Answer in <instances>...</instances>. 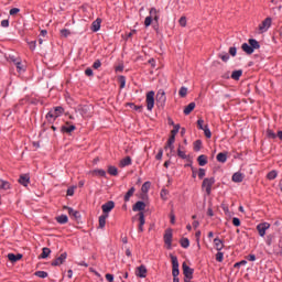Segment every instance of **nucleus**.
Wrapping results in <instances>:
<instances>
[{"label": "nucleus", "mask_w": 282, "mask_h": 282, "mask_svg": "<svg viewBox=\"0 0 282 282\" xmlns=\"http://www.w3.org/2000/svg\"><path fill=\"white\" fill-rule=\"evenodd\" d=\"M170 259L172 261V276L173 282H180V262L177 261V257L170 254Z\"/></svg>", "instance_id": "obj_1"}, {"label": "nucleus", "mask_w": 282, "mask_h": 282, "mask_svg": "<svg viewBox=\"0 0 282 282\" xmlns=\"http://www.w3.org/2000/svg\"><path fill=\"white\" fill-rule=\"evenodd\" d=\"M163 241L166 246V249L172 250L173 248V229L172 228H167L165 230V234L163 236Z\"/></svg>", "instance_id": "obj_2"}, {"label": "nucleus", "mask_w": 282, "mask_h": 282, "mask_svg": "<svg viewBox=\"0 0 282 282\" xmlns=\"http://www.w3.org/2000/svg\"><path fill=\"white\" fill-rule=\"evenodd\" d=\"M145 102L148 111H153V107H155V91L150 90L147 94Z\"/></svg>", "instance_id": "obj_3"}, {"label": "nucleus", "mask_w": 282, "mask_h": 282, "mask_svg": "<svg viewBox=\"0 0 282 282\" xmlns=\"http://www.w3.org/2000/svg\"><path fill=\"white\" fill-rule=\"evenodd\" d=\"M215 184V177H206L203 180L202 188H205L207 195L213 193V185Z\"/></svg>", "instance_id": "obj_4"}, {"label": "nucleus", "mask_w": 282, "mask_h": 282, "mask_svg": "<svg viewBox=\"0 0 282 282\" xmlns=\"http://www.w3.org/2000/svg\"><path fill=\"white\" fill-rule=\"evenodd\" d=\"M155 100L156 106L161 109H164V106L166 105V93H164V90H159Z\"/></svg>", "instance_id": "obj_5"}, {"label": "nucleus", "mask_w": 282, "mask_h": 282, "mask_svg": "<svg viewBox=\"0 0 282 282\" xmlns=\"http://www.w3.org/2000/svg\"><path fill=\"white\" fill-rule=\"evenodd\" d=\"M134 274L135 276H138V279H147V274H149V269H147V265L141 264L135 268Z\"/></svg>", "instance_id": "obj_6"}, {"label": "nucleus", "mask_w": 282, "mask_h": 282, "mask_svg": "<svg viewBox=\"0 0 282 282\" xmlns=\"http://www.w3.org/2000/svg\"><path fill=\"white\" fill-rule=\"evenodd\" d=\"M63 208H64V210H68L69 217L75 219V221H77V224H80V212L74 210V208L67 207V206H64Z\"/></svg>", "instance_id": "obj_7"}, {"label": "nucleus", "mask_w": 282, "mask_h": 282, "mask_svg": "<svg viewBox=\"0 0 282 282\" xmlns=\"http://www.w3.org/2000/svg\"><path fill=\"white\" fill-rule=\"evenodd\" d=\"M112 208H116V203L113 200H108L101 206V210L104 215H109L111 213Z\"/></svg>", "instance_id": "obj_8"}, {"label": "nucleus", "mask_w": 282, "mask_h": 282, "mask_svg": "<svg viewBox=\"0 0 282 282\" xmlns=\"http://www.w3.org/2000/svg\"><path fill=\"white\" fill-rule=\"evenodd\" d=\"M67 259V252L62 253L58 258L52 261L51 265L53 268H56L58 265H63L65 263V260Z\"/></svg>", "instance_id": "obj_9"}, {"label": "nucleus", "mask_w": 282, "mask_h": 282, "mask_svg": "<svg viewBox=\"0 0 282 282\" xmlns=\"http://www.w3.org/2000/svg\"><path fill=\"white\" fill-rule=\"evenodd\" d=\"M73 131H76V126L72 124L69 121H67L64 126L61 127L62 133H72Z\"/></svg>", "instance_id": "obj_10"}, {"label": "nucleus", "mask_w": 282, "mask_h": 282, "mask_svg": "<svg viewBox=\"0 0 282 282\" xmlns=\"http://www.w3.org/2000/svg\"><path fill=\"white\" fill-rule=\"evenodd\" d=\"M268 228H270L269 223H261L257 226V230H258L260 237H265V230H268Z\"/></svg>", "instance_id": "obj_11"}, {"label": "nucleus", "mask_w": 282, "mask_h": 282, "mask_svg": "<svg viewBox=\"0 0 282 282\" xmlns=\"http://www.w3.org/2000/svg\"><path fill=\"white\" fill-rule=\"evenodd\" d=\"M144 208H147V203L139 200L133 206H132V210L134 213H142V210H144Z\"/></svg>", "instance_id": "obj_12"}, {"label": "nucleus", "mask_w": 282, "mask_h": 282, "mask_svg": "<svg viewBox=\"0 0 282 282\" xmlns=\"http://www.w3.org/2000/svg\"><path fill=\"white\" fill-rule=\"evenodd\" d=\"M272 25V18H267L262 21V23L259 25L260 32H263V30H268Z\"/></svg>", "instance_id": "obj_13"}, {"label": "nucleus", "mask_w": 282, "mask_h": 282, "mask_svg": "<svg viewBox=\"0 0 282 282\" xmlns=\"http://www.w3.org/2000/svg\"><path fill=\"white\" fill-rule=\"evenodd\" d=\"M19 184L22 186H28L30 184V174H21L19 178Z\"/></svg>", "instance_id": "obj_14"}, {"label": "nucleus", "mask_w": 282, "mask_h": 282, "mask_svg": "<svg viewBox=\"0 0 282 282\" xmlns=\"http://www.w3.org/2000/svg\"><path fill=\"white\" fill-rule=\"evenodd\" d=\"M102 23V19L97 18L90 26L91 32H98V30H100V24Z\"/></svg>", "instance_id": "obj_15"}, {"label": "nucleus", "mask_w": 282, "mask_h": 282, "mask_svg": "<svg viewBox=\"0 0 282 282\" xmlns=\"http://www.w3.org/2000/svg\"><path fill=\"white\" fill-rule=\"evenodd\" d=\"M8 259H9V261H11V263H17V261H21V259H23V254H21V253H18V254L9 253Z\"/></svg>", "instance_id": "obj_16"}, {"label": "nucleus", "mask_w": 282, "mask_h": 282, "mask_svg": "<svg viewBox=\"0 0 282 282\" xmlns=\"http://www.w3.org/2000/svg\"><path fill=\"white\" fill-rule=\"evenodd\" d=\"M107 217H109V215L107 214H102L101 216H99V227L100 230H102L105 228V226H107Z\"/></svg>", "instance_id": "obj_17"}, {"label": "nucleus", "mask_w": 282, "mask_h": 282, "mask_svg": "<svg viewBox=\"0 0 282 282\" xmlns=\"http://www.w3.org/2000/svg\"><path fill=\"white\" fill-rule=\"evenodd\" d=\"M197 162L199 166H206V164H208V156H206V154H200L197 158Z\"/></svg>", "instance_id": "obj_18"}, {"label": "nucleus", "mask_w": 282, "mask_h": 282, "mask_svg": "<svg viewBox=\"0 0 282 282\" xmlns=\"http://www.w3.org/2000/svg\"><path fill=\"white\" fill-rule=\"evenodd\" d=\"M217 162H220L221 164L226 163V161L228 160V153L226 152H220L217 154L216 156Z\"/></svg>", "instance_id": "obj_19"}, {"label": "nucleus", "mask_w": 282, "mask_h": 282, "mask_svg": "<svg viewBox=\"0 0 282 282\" xmlns=\"http://www.w3.org/2000/svg\"><path fill=\"white\" fill-rule=\"evenodd\" d=\"M195 102H191L188 106L185 107V109L183 110V113L185 116H191V112H193L195 110Z\"/></svg>", "instance_id": "obj_20"}, {"label": "nucleus", "mask_w": 282, "mask_h": 282, "mask_svg": "<svg viewBox=\"0 0 282 282\" xmlns=\"http://www.w3.org/2000/svg\"><path fill=\"white\" fill-rule=\"evenodd\" d=\"M248 43L250 44L251 46V50H259L261 47V44H259V41H257L256 39H249L248 40Z\"/></svg>", "instance_id": "obj_21"}, {"label": "nucleus", "mask_w": 282, "mask_h": 282, "mask_svg": "<svg viewBox=\"0 0 282 282\" xmlns=\"http://www.w3.org/2000/svg\"><path fill=\"white\" fill-rule=\"evenodd\" d=\"M241 76H243V70L242 69H238V70H234L231 73L230 78H232V80H239L241 78Z\"/></svg>", "instance_id": "obj_22"}, {"label": "nucleus", "mask_w": 282, "mask_h": 282, "mask_svg": "<svg viewBox=\"0 0 282 282\" xmlns=\"http://www.w3.org/2000/svg\"><path fill=\"white\" fill-rule=\"evenodd\" d=\"M160 11L155 8L150 9V17H153L154 21L158 23L160 21Z\"/></svg>", "instance_id": "obj_23"}, {"label": "nucleus", "mask_w": 282, "mask_h": 282, "mask_svg": "<svg viewBox=\"0 0 282 282\" xmlns=\"http://www.w3.org/2000/svg\"><path fill=\"white\" fill-rule=\"evenodd\" d=\"M50 254H52V250L47 247H44L42 249V253L40 254L39 259H47V257H50Z\"/></svg>", "instance_id": "obj_24"}, {"label": "nucleus", "mask_w": 282, "mask_h": 282, "mask_svg": "<svg viewBox=\"0 0 282 282\" xmlns=\"http://www.w3.org/2000/svg\"><path fill=\"white\" fill-rule=\"evenodd\" d=\"M241 50H242V52H246L248 55L254 54L253 48H252V47L250 46V44H248V43H243V44L241 45Z\"/></svg>", "instance_id": "obj_25"}, {"label": "nucleus", "mask_w": 282, "mask_h": 282, "mask_svg": "<svg viewBox=\"0 0 282 282\" xmlns=\"http://www.w3.org/2000/svg\"><path fill=\"white\" fill-rule=\"evenodd\" d=\"M214 243H215V248L218 252H220V250H224V241H221V239L215 238Z\"/></svg>", "instance_id": "obj_26"}, {"label": "nucleus", "mask_w": 282, "mask_h": 282, "mask_svg": "<svg viewBox=\"0 0 282 282\" xmlns=\"http://www.w3.org/2000/svg\"><path fill=\"white\" fill-rule=\"evenodd\" d=\"M130 164H131V156H126L120 161L119 166H121V169H124V166H130Z\"/></svg>", "instance_id": "obj_27"}, {"label": "nucleus", "mask_w": 282, "mask_h": 282, "mask_svg": "<svg viewBox=\"0 0 282 282\" xmlns=\"http://www.w3.org/2000/svg\"><path fill=\"white\" fill-rule=\"evenodd\" d=\"M53 113L56 118H58L59 116H63V113H65V108L57 106L54 108Z\"/></svg>", "instance_id": "obj_28"}, {"label": "nucleus", "mask_w": 282, "mask_h": 282, "mask_svg": "<svg viewBox=\"0 0 282 282\" xmlns=\"http://www.w3.org/2000/svg\"><path fill=\"white\" fill-rule=\"evenodd\" d=\"M133 193H135V187H131L124 195L123 200L129 202L131 197H133Z\"/></svg>", "instance_id": "obj_29"}, {"label": "nucleus", "mask_w": 282, "mask_h": 282, "mask_svg": "<svg viewBox=\"0 0 282 282\" xmlns=\"http://www.w3.org/2000/svg\"><path fill=\"white\" fill-rule=\"evenodd\" d=\"M55 219L57 224H67L69 221V218L67 217V215L57 216Z\"/></svg>", "instance_id": "obj_30"}, {"label": "nucleus", "mask_w": 282, "mask_h": 282, "mask_svg": "<svg viewBox=\"0 0 282 282\" xmlns=\"http://www.w3.org/2000/svg\"><path fill=\"white\" fill-rule=\"evenodd\" d=\"M0 191H10V182L0 180Z\"/></svg>", "instance_id": "obj_31"}, {"label": "nucleus", "mask_w": 282, "mask_h": 282, "mask_svg": "<svg viewBox=\"0 0 282 282\" xmlns=\"http://www.w3.org/2000/svg\"><path fill=\"white\" fill-rule=\"evenodd\" d=\"M232 182H236V183L243 182V174L236 172L232 175Z\"/></svg>", "instance_id": "obj_32"}, {"label": "nucleus", "mask_w": 282, "mask_h": 282, "mask_svg": "<svg viewBox=\"0 0 282 282\" xmlns=\"http://www.w3.org/2000/svg\"><path fill=\"white\" fill-rule=\"evenodd\" d=\"M46 120L52 124L56 121V117L54 116V111H48L46 113Z\"/></svg>", "instance_id": "obj_33"}, {"label": "nucleus", "mask_w": 282, "mask_h": 282, "mask_svg": "<svg viewBox=\"0 0 282 282\" xmlns=\"http://www.w3.org/2000/svg\"><path fill=\"white\" fill-rule=\"evenodd\" d=\"M108 173L109 175H112L113 177H116V175H118V167L113 165L108 166Z\"/></svg>", "instance_id": "obj_34"}, {"label": "nucleus", "mask_w": 282, "mask_h": 282, "mask_svg": "<svg viewBox=\"0 0 282 282\" xmlns=\"http://www.w3.org/2000/svg\"><path fill=\"white\" fill-rule=\"evenodd\" d=\"M218 58H220L223 63H228V61H230V54L228 53L218 54Z\"/></svg>", "instance_id": "obj_35"}, {"label": "nucleus", "mask_w": 282, "mask_h": 282, "mask_svg": "<svg viewBox=\"0 0 282 282\" xmlns=\"http://www.w3.org/2000/svg\"><path fill=\"white\" fill-rule=\"evenodd\" d=\"M188 95V88L186 87H181L180 91H178V96H181V98H186V96Z\"/></svg>", "instance_id": "obj_36"}, {"label": "nucleus", "mask_w": 282, "mask_h": 282, "mask_svg": "<svg viewBox=\"0 0 282 282\" xmlns=\"http://www.w3.org/2000/svg\"><path fill=\"white\" fill-rule=\"evenodd\" d=\"M20 59H21V57H20V56H14V54H10V55L8 56L9 63H13L14 65H15L17 62L20 61Z\"/></svg>", "instance_id": "obj_37"}, {"label": "nucleus", "mask_w": 282, "mask_h": 282, "mask_svg": "<svg viewBox=\"0 0 282 282\" xmlns=\"http://www.w3.org/2000/svg\"><path fill=\"white\" fill-rule=\"evenodd\" d=\"M149 188H151V182L147 181V182L143 183V185L141 186V191H142V193H149Z\"/></svg>", "instance_id": "obj_38"}, {"label": "nucleus", "mask_w": 282, "mask_h": 282, "mask_svg": "<svg viewBox=\"0 0 282 282\" xmlns=\"http://www.w3.org/2000/svg\"><path fill=\"white\" fill-rule=\"evenodd\" d=\"M180 243L182 248H188V246H191V241L188 240V238H181Z\"/></svg>", "instance_id": "obj_39"}, {"label": "nucleus", "mask_w": 282, "mask_h": 282, "mask_svg": "<svg viewBox=\"0 0 282 282\" xmlns=\"http://www.w3.org/2000/svg\"><path fill=\"white\" fill-rule=\"evenodd\" d=\"M161 199H163V202H166V199H169V189L163 188L161 191Z\"/></svg>", "instance_id": "obj_40"}, {"label": "nucleus", "mask_w": 282, "mask_h": 282, "mask_svg": "<svg viewBox=\"0 0 282 282\" xmlns=\"http://www.w3.org/2000/svg\"><path fill=\"white\" fill-rule=\"evenodd\" d=\"M35 276H39L40 279H47L48 274L45 271H36L34 273Z\"/></svg>", "instance_id": "obj_41"}, {"label": "nucleus", "mask_w": 282, "mask_h": 282, "mask_svg": "<svg viewBox=\"0 0 282 282\" xmlns=\"http://www.w3.org/2000/svg\"><path fill=\"white\" fill-rule=\"evenodd\" d=\"M119 83H120V89H124V86L127 85V77L119 76Z\"/></svg>", "instance_id": "obj_42"}, {"label": "nucleus", "mask_w": 282, "mask_h": 282, "mask_svg": "<svg viewBox=\"0 0 282 282\" xmlns=\"http://www.w3.org/2000/svg\"><path fill=\"white\" fill-rule=\"evenodd\" d=\"M39 50H46L47 48V42H44L43 39H39Z\"/></svg>", "instance_id": "obj_43"}, {"label": "nucleus", "mask_w": 282, "mask_h": 282, "mask_svg": "<svg viewBox=\"0 0 282 282\" xmlns=\"http://www.w3.org/2000/svg\"><path fill=\"white\" fill-rule=\"evenodd\" d=\"M147 224V220L144 219V212L139 213V225L144 226Z\"/></svg>", "instance_id": "obj_44"}, {"label": "nucleus", "mask_w": 282, "mask_h": 282, "mask_svg": "<svg viewBox=\"0 0 282 282\" xmlns=\"http://www.w3.org/2000/svg\"><path fill=\"white\" fill-rule=\"evenodd\" d=\"M194 151H202V140H196L194 142Z\"/></svg>", "instance_id": "obj_45"}, {"label": "nucleus", "mask_w": 282, "mask_h": 282, "mask_svg": "<svg viewBox=\"0 0 282 282\" xmlns=\"http://www.w3.org/2000/svg\"><path fill=\"white\" fill-rule=\"evenodd\" d=\"M204 131V134H205V138H213V132H210V129L208 128V126H205V129L203 130Z\"/></svg>", "instance_id": "obj_46"}, {"label": "nucleus", "mask_w": 282, "mask_h": 282, "mask_svg": "<svg viewBox=\"0 0 282 282\" xmlns=\"http://www.w3.org/2000/svg\"><path fill=\"white\" fill-rule=\"evenodd\" d=\"M173 127L174 128H173V130H171V134L172 135H177L180 133L181 126H180V123H177V124H175Z\"/></svg>", "instance_id": "obj_47"}, {"label": "nucleus", "mask_w": 282, "mask_h": 282, "mask_svg": "<svg viewBox=\"0 0 282 282\" xmlns=\"http://www.w3.org/2000/svg\"><path fill=\"white\" fill-rule=\"evenodd\" d=\"M267 138H270L271 140H275L276 133H274V131H272L271 129H268L267 130Z\"/></svg>", "instance_id": "obj_48"}, {"label": "nucleus", "mask_w": 282, "mask_h": 282, "mask_svg": "<svg viewBox=\"0 0 282 282\" xmlns=\"http://www.w3.org/2000/svg\"><path fill=\"white\" fill-rule=\"evenodd\" d=\"M69 34H72V31H69L68 29L61 30V36H64V39H67V36H69Z\"/></svg>", "instance_id": "obj_49"}, {"label": "nucleus", "mask_w": 282, "mask_h": 282, "mask_svg": "<svg viewBox=\"0 0 282 282\" xmlns=\"http://www.w3.org/2000/svg\"><path fill=\"white\" fill-rule=\"evenodd\" d=\"M276 171H274V170H272L271 172H269L268 174H267V177L269 178V180H276Z\"/></svg>", "instance_id": "obj_50"}, {"label": "nucleus", "mask_w": 282, "mask_h": 282, "mask_svg": "<svg viewBox=\"0 0 282 282\" xmlns=\"http://www.w3.org/2000/svg\"><path fill=\"white\" fill-rule=\"evenodd\" d=\"M177 155L181 158V160H186V152L182 151V149H177Z\"/></svg>", "instance_id": "obj_51"}, {"label": "nucleus", "mask_w": 282, "mask_h": 282, "mask_svg": "<svg viewBox=\"0 0 282 282\" xmlns=\"http://www.w3.org/2000/svg\"><path fill=\"white\" fill-rule=\"evenodd\" d=\"M216 261H218V263H221V261H224V252L218 251L216 253Z\"/></svg>", "instance_id": "obj_52"}, {"label": "nucleus", "mask_w": 282, "mask_h": 282, "mask_svg": "<svg viewBox=\"0 0 282 282\" xmlns=\"http://www.w3.org/2000/svg\"><path fill=\"white\" fill-rule=\"evenodd\" d=\"M151 23H153V17L152 15L147 17L144 20L145 28H149V25H151Z\"/></svg>", "instance_id": "obj_53"}, {"label": "nucleus", "mask_w": 282, "mask_h": 282, "mask_svg": "<svg viewBox=\"0 0 282 282\" xmlns=\"http://www.w3.org/2000/svg\"><path fill=\"white\" fill-rule=\"evenodd\" d=\"M94 173H96L100 177H107V172L105 170H95Z\"/></svg>", "instance_id": "obj_54"}, {"label": "nucleus", "mask_w": 282, "mask_h": 282, "mask_svg": "<svg viewBox=\"0 0 282 282\" xmlns=\"http://www.w3.org/2000/svg\"><path fill=\"white\" fill-rule=\"evenodd\" d=\"M204 177H206V170H204V169H199L198 170V178L199 180H204Z\"/></svg>", "instance_id": "obj_55"}, {"label": "nucleus", "mask_w": 282, "mask_h": 282, "mask_svg": "<svg viewBox=\"0 0 282 282\" xmlns=\"http://www.w3.org/2000/svg\"><path fill=\"white\" fill-rule=\"evenodd\" d=\"M232 224H234V226H236V228H239V226H241V220L237 217H234Z\"/></svg>", "instance_id": "obj_56"}, {"label": "nucleus", "mask_w": 282, "mask_h": 282, "mask_svg": "<svg viewBox=\"0 0 282 282\" xmlns=\"http://www.w3.org/2000/svg\"><path fill=\"white\" fill-rule=\"evenodd\" d=\"M181 28H186V17H181L178 20Z\"/></svg>", "instance_id": "obj_57"}, {"label": "nucleus", "mask_w": 282, "mask_h": 282, "mask_svg": "<svg viewBox=\"0 0 282 282\" xmlns=\"http://www.w3.org/2000/svg\"><path fill=\"white\" fill-rule=\"evenodd\" d=\"M15 67L18 72H23V63L21 59L17 62Z\"/></svg>", "instance_id": "obj_58"}, {"label": "nucleus", "mask_w": 282, "mask_h": 282, "mask_svg": "<svg viewBox=\"0 0 282 282\" xmlns=\"http://www.w3.org/2000/svg\"><path fill=\"white\" fill-rule=\"evenodd\" d=\"M101 66H102V63L100 62V59H97V61L93 64L94 69H100Z\"/></svg>", "instance_id": "obj_59"}, {"label": "nucleus", "mask_w": 282, "mask_h": 282, "mask_svg": "<svg viewBox=\"0 0 282 282\" xmlns=\"http://www.w3.org/2000/svg\"><path fill=\"white\" fill-rule=\"evenodd\" d=\"M197 127H198V129H200V131L205 129L204 119H198L197 120Z\"/></svg>", "instance_id": "obj_60"}, {"label": "nucleus", "mask_w": 282, "mask_h": 282, "mask_svg": "<svg viewBox=\"0 0 282 282\" xmlns=\"http://www.w3.org/2000/svg\"><path fill=\"white\" fill-rule=\"evenodd\" d=\"M229 54L230 56H237V47L235 46L229 47Z\"/></svg>", "instance_id": "obj_61"}, {"label": "nucleus", "mask_w": 282, "mask_h": 282, "mask_svg": "<svg viewBox=\"0 0 282 282\" xmlns=\"http://www.w3.org/2000/svg\"><path fill=\"white\" fill-rule=\"evenodd\" d=\"M273 226H275V228H278V230H281L282 219L275 220Z\"/></svg>", "instance_id": "obj_62"}, {"label": "nucleus", "mask_w": 282, "mask_h": 282, "mask_svg": "<svg viewBox=\"0 0 282 282\" xmlns=\"http://www.w3.org/2000/svg\"><path fill=\"white\" fill-rule=\"evenodd\" d=\"M29 47H30V50H32V51L36 50V41H31V42H29Z\"/></svg>", "instance_id": "obj_63"}, {"label": "nucleus", "mask_w": 282, "mask_h": 282, "mask_svg": "<svg viewBox=\"0 0 282 282\" xmlns=\"http://www.w3.org/2000/svg\"><path fill=\"white\" fill-rule=\"evenodd\" d=\"M162 155H164V150L160 149L155 156V160H162Z\"/></svg>", "instance_id": "obj_64"}]
</instances>
